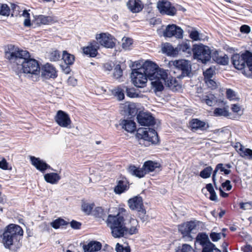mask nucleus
I'll use <instances>...</instances> for the list:
<instances>
[{"mask_svg":"<svg viewBox=\"0 0 252 252\" xmlns=\"http://www.w3.org/2000/svg\"><path fill=\"white\" fill-rule=\"evenodd\" d=\"M5 57L12 68L16 72L22 70L27 74L38 75L40 67L38 62L35 59H29L30 54L13 45H8L5 50Z\"/></svg>","mask_w":252,"mask_h":252,"instance_id":"f257e3e1","label":"nucleus"},{"mask_svg":"<svg viewBox=\"0 0 252 252\" xmlns=\"http://www.w3.org/2000/svg\"><path fill=\"white\" fill-rule=\"evenodd\" d=\"M23 235V230L18 225L10 224L4 229L2 234L1 243L6 249H10L12 246L19 248L21 246L20 243Z\"/></svg>","mask_w":252,"mask_h":252,"instance_id":"f03ea898","label":"nucleus"},{"mask_svg":"<svg viewBox=\"0 0 252 252\" xmlns=\"http://www.w3.org/2000/svg\"><path fill=\"white\" fill-rule=\"evenodd\" d=\"M126 213V211L125 209L121 208L117 215H108L106 223L110 229L113 237L117 238L124 237V234L126 232L124 223V216Z\"/></svg>","mask_w":252,"mask_h":252,"instance_id":"7ed1b4c3","label":"nucleus"},{"mask_svg":"<svg viewBox=\"0 0 252 252\" xmlns=\"http://www.w3.org/2000/svg\"><path fill=\"white\" fill-rule=\"evenodd\" d=\"M232 64L235 68L241 70L245 68L246 64L250 72L246 73L244 70L245 75L248 77H252V53L246 51L241 55L234 54L231 57Z\"/></svg>","mask_w":252,"mask_h":252,"instance_id":"20e7f679","label":"nucleus"},{"mask_svg":"<svg viewBox=\"0 0 252 252\" xmlns=\"http://www.w3.org/2000/svg\"><path fill=\"white\" fill-rule=\"evenodd\" d=\"M140 68L143 69L142 71L150 80H154L158 75L161 76L162 79L166 76V71L159 68L156 63L152 61H145Z\"/></svg>","mask_w":252,"mask_h":252,"instance_id":"39448f33","label":"nucleus"},{"mask_svg":"<svg viewBox=\"0 0 252 252\" xmlns=\"http://www.w3.org/2000/svg\"><path fill=\"white\" fill-rule=\"evenodd\" d=\"M192 53L194 59L200 61L203 63H206L211 58L210 48L202 44L193 45Z\"/></svg>","mask_w":252,"mask_h":252,"instance_id":"423d86ee","label":"nucleus"},{"mask_svg":"<svg viewBox=\"0 0 252 252\" xmlns=\"http://www.w3.org/2000/svg\"><path fill=\"white\" fill-rule=\"evenodd\" d=\"M136 135L138 138L151 142L153 144H157L159 141L157 132L154 129L150 127L138 128Z\"/></svg>","mask_w":252,"mask_h":252,"instance_id":"0eeeda50","label":"nucleus"},{"mask_svg":"<svg viewBox=\"0 0 252 252\" xmlns=\"http://www.w3.org/2000/svg\"><path fill=\"white\" fill-rule=\"evenodd\" d=\"M140 68L132 69L131 78L133 84L138 88H144L146 86L148 78Z\"/></svg>","mask_w":252,"mask_h":252,"instance_id":"6e6552de","label":"nucleus"},{"mask_svg":"<svg viewBox=\"0 0 252 252\" xmlns=\"http://www.w3.org/2000/svg\"><path fill=\"white\" fill-rule=\"evenodd\" d=\"M56 123L61 127L70 128L72 122L69 115L62 110L57 111L54 118Z\"/></svg>","mask_w":252,"mask_h":252,"instance_id":"1a4fd4ad","label":"nucleus"},{"mask_svg":"<svg viewBox=\"0 0 252 252\" xmlns=\"http://www.w3.org/2000/svg\"><path fill=\"white\" fill-rule=\"evenodd\" d=\"M157 8L160 13L162 15L174 16L176 14L177 10L171 3L167 0L159 1L157 3Z\"/></svg>","mask_w":252,"mask_h":252,"instance_id":"9d476101","label":"nucleus"},{"mask_svg":"<svg viewBox=\"0 0 252 252\" xmlns=\"http://www.w3.org/2000/svg\"><path fill=\"white\" fill-rule=\"evenodd\" d=\"M95 38L99 43L107 48H113L115 46V39L110 34L101 33L97 34Z\"/></svg>","mask_w":252,"mask_h":252,"instance_id":"9b49d317","label":"nucleus"},{"mask_svg":"<svg viewBox=\"0 0 252 252\" xmlns=\"http://www.w3.org/2000/svg\"><path fill=\"white\" fill-rule=\"evenodd\" d=\"M183 30L175 25H168L163 32V35L165 37H171L175 36L178 38H181L183 37Z\"/></svg>","mask_w":252,"mask_h":252,"instance_id":"f8f14e48","label":"nucleus"},{"mask_svg":"<svg viewBox=\"0 0 252 252\" xmlns=\"http://www.w3.org/2000/svg\"><path fill=\"white\" fill-rule=\"evenodd\" d=\"M138 123L141 126H150L154 125L155 119L150 113L140 112L137 115Z\"/></svg>","mask_w":252,"mask_h":252,"instance_id":"ddd939ff","label":"nucleus"},{"mask_svg":"<svg viewBox=\"0 0 252 252\" xmlns=\"http://www.w3.org/2000/svg\"><path fill=\"white\" fill-rule=\"evenodd\" d=\"M174 66L182 71L183 76H189L191 72V64L189 61L185 60H180L174 62Z\"/></svg>","mask_w":252,"mask_h":252,"instance_id":"4468645a","label":"nucleus"},{"mask_svg":"<svg viewBox=\"0 0 252 252\" xmlns=\"http://www.w3.org/2000/svg\"><path fill=\"white\" fill-rule=\"evenodd\" d=\"M197 241L202 246V252H206L215 247V245L210 241L208 235L205 233L199 234L197 237Z\"/></svg>","mask_w":252,"mask_h":252,"instance_id":"2eb2a0df","label":"nucleus"},{"mask_svg":"<svg viewBox=\"0 0 252 252\" xmlns=\"http://www.w3.org/2000/svg\"><path fill=\"white\" fill-rule=\"evenodd\" d=\"M30 160L32 164L42 173H44L47 169L51 168L49 165L39 158L31 156Z\"/></svg>","mask_w":252,"mask_h":252,"instance_id":"dca6fc26","label":"nucleus"},{"mask_svg":"<svg viewBox=\"0 0 252 252\" xmlns=\"http://www.w3.org/2000/svg\"><path fill=\"white\" fill-rule=\"evenodd\" d=\"M196 226V223L194 221H189L179 225L178 229L183 237L189 236L190 232Z\"/></svg>","mask_w":252,"mask_h":252,"instance_id":"f3484780","label":"nucleus"},{"mask_svg":"<svg viewBox=\"0 0 252 252\" xmlns=\"http://www.w3.org/2000/svg\"><path fill=\"white\" fill-rule=\"evenodd\" d=\"M98 48V43L95 41H93L90 42L88 46L84 47L83 48V51L86 55L89 57L93 58L96 56Z\"/></svg>","mask_w":252,"mask_h":252,"instance_id":"a211bd4d","label":"nucleus"},{"mask_svg":"<svg viewBox=\"0 0 252 252\" xmlns=\"http://www.w3.org/2000/svg\"><path fill=\"white\" fill-rule=\"evenodd\" d=\"M189 125L192 131L198 130L204 131L207 130L209 127L208 123L198 119H191L189 122Z\"/></svg>","mask_w":252,"mask_h":252,"instance_id":"6ab92c4d","label":"nucleus"},{"mask_svg":"<svg viewBox=\"0 0 252 252\" xmlns=\"http://www.w3.org/2000/svg\"><path fill=\"white\" fill-rule=\"evenodd\" d=\"M127 204L132 210L138 211L144 208L143 199L140 196H136L130 198L127 201Z\"/></svg>","mask_w":252,"mask_h":252,"instance_id":"aec40b11","label":"nucleus"},{"mask_svg":"<svg viewBox=\"0 0 252 252\" xmlns=\"http://www.w3.org/2000/svg\"><path fill=\"white\" fill-rule=\"evenodd\" d=\"M41 75L45 78H56L57 76L55 68L50 63L45 64L42 68Z\"/></svg>","mask_w":252,"mask_h":252,"instance_id":"412c9836","label":"nucleus"},{"mask_svg":"<svg viewBox=\"0 0 252 252\" xmlns=\"http://www.w3.org/2000/svg\"><path fill=\"white\" fill-rule=\"evenodd\" d=\"M126 6L128 9L133 13L140 12L144 7L141 0H128L126 3Z\"/></svg>","mask_w":252,"mask_h":252,"instance_id":"4be33fe9","label":"nucleus"},{"mask_svg":"<svg viewBox=\"0 0 252 252\" xmlns=\"http://www.w3.org/2000/svg\"><path fill=\"white\" fill-rule=\"evenodd\" d=\"M129 183L126 179L117 181V185L115 187L114 191L117 194H121L128 189Z\"/></svg>","mask_w":252,"mask_h":252,"instance_id":"5701e85b","label":"nucleus"},{"mask_svg":"<svg viewBox=\"0 0 252 252\" xmlns=\"http://www.w3.org/2000/svg\"><path fill=\"white\" fill-rule=\"evenodd\" d=\"M102 248L101 244L96 241H91L87 244L84 245L83 246L84 252H95L101 250Z\"/></svg>","mask_w":252,"mask_h":252,"instance_id":"b1692460","label":"nucleus"},{"mask_svg":"<svg viewBox=\"0 0 252 252\" xmlns=\"http://www.w3.org/2000/svg\"><path fill=\"white\" fill-rule=\"evenodd\" d=\"M158 76V77L156 78L154 80H151V84L155 92H161L163 90L164 87L163 84L164 83L166 79H167V72H166V76L164 77V79H162L161 76Z\"/></svg>","mask_w":252,"mask_h":252,"instance_id":"393cba45","label":"nucleus"},{"mask_svg":"<svg viewBox=\"0 0 252 252\" xmlns=\"http://www.w3.org/2000/svg\"><path fill=\"white\" fill-rule=\"evenodd\" d=\"M37 24L49 25L58 22L57 18L55 16L38 15L35 18Z\"/></svg>","mask_w":252,"mask_h":252,"instance_id":"a878e982","label":"nucleus"},{"mask_svg":"<svg viewBox=\"0 0 252 252\" xmlns=\"http://www.w3.org/2000/svg\"><path fill=\"white\" fill-rule=\"evenodd\" d=\"M190 43L189 40L183 41L178 45L177 49L179 51L186 54L187 56H189L192 52V48H191Z\"/></svg>","mask_w":252,"mask_h":252,"instance_id":"bb28decb","label":"nucleus"},{"mask_svg":"<svg viewBox=\"0 0 252 252\" xmlns=\"http://www.w3.org/2000/svg\"><path fill=\"white\" fill-rule=\"evenodd\" d=\"M142 166L146 175L147 173L155 171L156 168H159L160 164L157 162L148 160L144 163Z\"/></svg>","mask_w":252,"mask_h":252,"instance_id":"cd10ccee","label":"nucleus"},{"mask_svg":"<svg viewBox=\"0 0 252 252\" xmlns=\"http://www.w3.org/2000/svg\"><path fill=\"white\" fill-rule=\"evenodd\" d=\"M120 124L128 132L132 133L136 129V124L132 120H123Z\"/></svg>","mask_w":252,"mask_h":252,"instance_id":"c85d7f7f","label":"nucleus"},{"mask_svg":"<svg viewBox=\"0 0 252 252\" xmlns=\"http://www.w3.org/2000/svg\"><path fill=\"white\" fill-rule=\"evenodd\" d=\"M128 171L132 175L139 178H142L145 175L143 167L139 168L134 165H130L128 168Z\"/></svg>","mask_w":252,"mask_h":252,"instance_id":"c756f323","label":"nucleus"},{"mask_svg":"<svg viewBox=\"0 0 252 252\" xmlns=\"http://www.w3.org/2000/svg\"><path fill=\"white\" fill-rule=\"evenodd\" d=\"M45 181L51 184H56L61 179V177L57 173H50L45 174L44 176Z\"/></svg>","mask_w":252,"mask_h":252,"instance_id":"7c9ffc66","label":"nucleus"},{"mask_svg":"<svg viewBox=\"0 0 252 252\" xmlns=\"http://www.w3.org/2000/svg\"><path fill=\"white\" fill-rule=\"evenodd\" d=\"M213 59L218 64L221 65H227L228 63L229 59L226 55L219 56L217 51H215L213 56Z\"/></svg>","mask_w":252,"mask_h":252,"instance_id":"2f4dec72","label":"nucleus"},{"mask_svg":"<svg viewBox=\"0 0 252 252\" xmlns=\"http://www.w3.org/2000/svg\"><path fill=\"white\" fill-rule=\"evenodd\" d=\"M130 222L132 224V226L129 228L126 226V232L124 234V237H126L127 235H132L136 234L138 232V229L136 228V226L138 224L137 220L134 219H131Z\"/></svg>","mask_w":252,"mask_h":252,"instance_id":"473e14b6","label":"nucleus"},{"mask_svg":"<svg viewBox=\"0 0 252 252\" xmlns=\"http://www.w3.org/2000/svg\"><path fill=\"white\" fill-rule=\"evenodd\" d=\"M164 84L173 91H177L180 88V86L178 84V82L176 80L173 78L170 79V78H168V76L167 79H166L165 82H164Z\"/></svg>","mask_w":252,"mask_h":252,"instance_id":"72a5a7b5","label":"nucleus"},{"mask_svg":"<svg viewBox=\"0 0 252 252\" xmlns=\"http://www.w3.org/2000/svg\"><path fill=\"white\" fill-rule=\"evenodd\" d=\"M62 59L66 65H71L74 63L75 57L73 55L64 51L63 53Z\"/></svg>","mask_w":252,"mask_h":252,"instance_id":"f704fd0d","label":"nucleus"},{"mask_svg":"<svg viewBox=\"0 0 252 252\" xmlns=\"http://www.w3.org/2000/svg\"><path fill=\"white\" fill-rule=\"evenodd\" d=\"M214 115L216 117L224 116L228 117L229 113L226 108H216L213 112Z\"/></svg>","mask_w":252,"mask_h":252,"instance_id":"c9c22d12","label":"nucleus"},{"mask_svg":"<svg viewBox=\"0 0 252 252\" xmlns=\"http://www.w3.org/2000/svg\"><path fill=\"white\" fill-rule=\"evenodd\" d=\"M226 229L223 228L222 230V232L216 233L215 232H211L210 234V237L213 242L218 241L222 236L225 237L226 234L223 232L225 231Z\"/></svg>","mask_w":252,"mask_h":252,"instance_id":"e433bc0d","label":"nucleus"},{"mask_svg":"<svg viewBox=\"0 0 252 252\" xmlns=\"http://www.w3.org/2000/svg\"><path fill=\"white\" fill-rule=\"evenodd\" d=\"M68 223L65 221L63 219L61 218H59L53 221L51 223V225L55 229H58L60 228V226H64L68 224Z\"/></svg>","mask_w":252,"mask_h":252,"instance_id":"4c0bfd02","label":"nucleus"},{"mask_svg":"<svg viewBox=\"0 0 252 252\" xmlns=\"http://www.w3.org/2000/svg\"><path fill=\"white\" fill-rule=\"evenodd\" d=\"M220 172H223L225 175H227L231 173L230 168H232V165L230 163H219L218 164Z\"/></svg>","mask_w":252,"mask_h":252,"instance_id":"58836bf2","label":"nucleus"},{"mask_svg":"<svg viewBox=\"0 0 252 252\" xmlns=\"http://www.w3.org/2000/svg\"><path fill=\"white\" fill-rule=\"evenodd\" d=\"M213 172V168L211 166L205 167L200 172V176L203 179H207L210 177Z\"/></svg>","mask_w":252,"mask_h":252,"instance_id":"ea45409f","label":"nucleus"},{"mask_svg":"<svg viewBox=\"0 0 252 252\" xmlns=\"http://www.w3.org/2000/svg\"><path fill=\"white\" fill-rule=\"evenodd\" d=\"M10 12V9L7 4L5 3L0 4V15L8 16Z\"/></svg>","mask_w":252,"mask_h":252,"instance_id":"a19ab883","label":"nucleus"},{"mask_svg":"<svg viewBox=\"0 0 252 252\" xmlns=\"http://www.w3.org/2000/svg\"><path fill=\"white\" fill-rule=\"evenodd\" d=\"M239 150L241 156L243 157H249L250 158H252V150L241 147Z\"/></svg>","mask_w":252,"mask_h":252,"instance_id":"79ce46f5","label":"nucleus"},{"mask_svg":"<svg viewBox=\"0 0 252 252\" xmlns=\"http://www.w3.org/2000/svg\"><path fill=\"white\" fill-rule=\"evenodd\" d=\"M176 252H194V250L190 245L185 244L178 247Z\"/></svg>","mask_w":252,"mask_h":252,"instance_id":"37998d69","label":"nucleus"},{"mask_svg":"<svg viewBox=\"0 0 252 252\" xmlns=\"http://www.w3.org/2000/svg\"><path fill=\"white\" fill-rule=\"evenodd\" d=\"M93 215L96 218H102L104 220L103 218L105 214L101 207H97L95 208L93 212Z\"/></svg>","mask_w":252,"mask_h":252,"instance_id":"c03bdc74","label":"nucleus"},{"mask_svg":"<svg viewBox=\"0 0 252 252\" xmlns=\"http://www.w3.org/2000/svg\"><path fill=\"white\" fill-rule=\"evenodd\" d=\"M122 46L125 50H129L130 46L132 44V39L128 37H124L122 39Z\"/></svg>","mask_w":252,"mask_h":252,"instance_id":"a18cd8bd","label":"nucleus"},{"mask_svg":"<svg viewBox=\"0 0 252 252\" xmlns=\"http://www.w3.org/2000/svg\"><path fill=\"white\" fill-rule=\"evenodd\" d=\"M126 95L131 98H136L139 97V94L136 92L134 88H128L126 87Z\"/></svg>","mask_w":252,"mask_h":252,"instance_id":"49530a36","label":"nucleus"},{"mask_svg":"<svg viewBox=\"0 0 252 252\" xmlns=\"http://www.w3.org/2000/svg\"><path fill=\"white\" fill-rule=\"evenodd\" d=\"M94 206V203H83L82 205V209L83 212L89 215L92 212Z\"/></svg>","mask_w":252,"mask_h":252,"instance_id":"de8ad7c7","label":"nucleus"},{"mask_svg":"<svg viewBox=\"0 0 252 252\" xmlns=\"http://www.w3.org/2000/svg\"><path fill=\"white\" fill-rule=\"evenodd\" d=\"M61 58V55L59 51L55 50L50 53L49 58L51 61L56 62Z\"/></svg>","mask_w":252,"mask_h":252,"instance_id":"09e8293b","label":"nucleus"},{"mask_svg":"<svg viewBox=\"0 0 252 252\" xmlns=\"http://www.w3.org/2000/svg\"><path fill=\"white\" fill-rule=\"evenodd\" d=\"M214 73L215 70L213 68L210 67L209 68H208L203 72L204 80H205L211 79L213 77Z\"/></svg>","mask_w":252,"mask_h":252,"instance_id":"8fccbe9b","label":"nucleus"},{"mask_svg":"<svg viewBox=\"0 0 252 252\" xmlns=\"http://www.w3.org/2000/svg\"><path fill=\"white\" fill-rule=\"evenodd\" d=\"M199 35V33L196 30H192L189 32V37L194 41L200 40L201 38H200Z\"/></svg>","mask_w":252,"mask_h":252,"instance_id":"3c124183","label":"nucleus"},{"mask_svg":"<svg viewBox=\"0 0 252 252\" xmlns=\"http://www.w3.org/2000/svg\"><path fill=\"white\" fill-rule=\"evenodd\" d=\"M113 74L116 79L120 78L123 75V70L120 65L118 64L116 66Z\"/></svg>","mask_w":252,"mask_h":252,"instance_id":"603ef678","label":"nucleus"},{"mask_svg":"<svg viewBox=\"0 0 252 252\" xmlns=\"http://www.w3.org/2000/svg\"><path fill=\"white\" fill-rule=\"evenodd\" d=\"M116 251L117 252H130L129 246L124 247L119 243H117L116 245Z\"/></svg>","mask_w":252,"mask_h":252,"instance_id":"864d4df0","label":"nucleus"},{"mask_svg":"<svg viewBox=\"0 0 252 252\" xmlns=\"http://www.w3.org/2000/svg\"><path fill=\"white\" fill-rule=\"evenodd\" d=\"M138 212V217L142 220V222H144L147 220L148 217L146 215V210L143 208L142 209L139 210Z\"/></svg>","mask_w":252,"mask_h":252,"instance_id":"5fc2aeb1","label":"nucleus"},{"mask_svg":"<svg viewBox=\"0 0 252 252\" xmlns=\"http://www.w3.org/2000/svg\"><path fill=\"white\" fill-rule=\"evenodd\" d=\"M127 111L130 115H135L137 111L135 105L134 103H131L128 105Z\"/></svg>","mask_w":252,"mask_h":252,"instance_id":"6e6d98bb","label":"nucleus"},{"mask_svg":"<svg viewBox=\"0 0 252 252\" xmlns=\"http://www.w3.org/2000/svg\"><path fill=\"white\" fill-rule=\"evenodd\" d=\"M163 52L166 53L167 54L172 55L173 54L174 48L169 44L165 45L162 48Z\"/></svg>","mask_w":252,"mask_h":252,"instance_id":"4d7b16f0","label":"nucleus"},{"mask_svg":"<svg viewBox=\"0 0 252 252\" xmlns=\"http://www.w3.org/2000/svg\"><path fill=\"white\" fill-rule=\"evenodd\" d=\"M115 96L117 97L118 99L119 100H123L125 97V94L124 93V90H123L121 88H118L116 90L115 92Z\"/></svg>","mask_w":252,"mask_h":252,"instance_id":"13d9d810","label":"nucleus"},{"mask_svg":"<svg viewBox=\"0 0 252 252\" xmlns=\"http://www.w3.org/2000/svg\"><path fill=\"white\" fill-rule=\"evenodd\" d=\"M220 171V168L218 164L216 166L215 169L213 172V175H212V180L214 184V186L217 189H218V187L216 185V175L217 172Z\"/></svg>","mask_w":252,"mask_h":252,"instance_id":"bf43d9fd","label":"nucleus"},{"mask_svg":"<svg viewBox=\"0 0 252 252\" xmlns=\"http://www.w3.org/2000/svg\"><path fill=\"white\" fill-rule=\"evenodd\" d=\"M205 82L207 84V86L212 90L215 89L217 88L216 82L212 79L205 80Z\"/></svg>","mask_w":252,"mask_h":252,"instance_id":"052dcab7","label":"nucleus"},{"mask_svg":"<svg viewBox=\"0 0 252 252\" xmlns=\"http://www.w3.org/2000/svg\"><path fill=\"white\" fill-rule=\"evenodd\" d=\"M203 101L207 104L208 106H211L214 103V99L213 98V95H211L209 96H206L205 98L203 99Z\"/></svg>","mask_w":252,"mask_h":252,"instance_id":"680f3d73","label":"nucleus"},{"mask_svg":"<svg viewBox=\"0 0 252 252\" xmlns=\"http://www.w3.org/2000/svg\"><path fill=\"white\" fill-rule=\"evenodd\" d=\"M226 94L227 98L230 100H235L236 99L235 92L232 90L230 89H227Z\"/></svg>","mask_w":252,"mask_h":252,"instance_id":"e2e57ef3","label":"nucleus"},{"mask_svg":"<svg viewBox=\"0 0 252 252\" xmlns=\"http://www.w3.org/2000/svg\"><path fill=\"white\" fill-rule=\"evenodd\" d=\"M221 187L223 189H225L226 191L230 190L232 188L230 181L228 180H226L224 182L221 184Z\"/></svg>","mask_w":252,"mask_h":252,"instance_id":"0e129e2a","label":"nucleus"},{"mask_svg":"<svg viewBox=\"0 0 252 252\" xmlns=\"http://www.w3.org/2000/svg\"><path fill=\"white\" fill-rule=\"evenodd\" d=\"M240 207L241 209L243 210H248L250 209L251 207H252V202H241L240 203Z\"/></svg>","mask_w":252,"mask_h":252,"instance_id":"69168bd1","label":"nucleus"},{"mask_svg":"<svg viewBox=\"0 0 252 252\" xmlns=\"http://www.w3.org/2000/svg\"><path fill=\"white\" fill-rule=\"evenodd\" d=\"M0 168L3 170L8 169V163L4 158H0Z\"/></svg>","mask_w":252,"mask_h":252,"instance_id":"338daca9","label":"nucleus"},{"mask_svg":"<svg viewBox=\"0 0 252 252\" xmlns=\"http://www.w3.org/2000/svg\"><path fill=\"white\" fill-rule=\"evenodd\" d=\"M240 31L242 33H248L251 31V28L249 26L244 25L241 27Z\"/></svg>","mask_w":252,"mask_h":252,"instance_id":"774afa93","label":"nucleus"}]
</instances>
